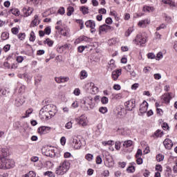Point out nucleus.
<instances>
[{
    "label": "nucleus",
    "instance_id": "55",
    "mask_svg": "<svg viewBox=\"0 0 177 177\" xmlns=\"http://www.w3.org/2000/svg\"><path fill=\"white\" fill-rule=\"evenodd\" d=\"M11 31L15 35H17L19 34V28H12Z\"/></svg>",
    "mask_w": 177,
    "mask_h": 177
},
{
    "label": "nucleus",
    "instance_id": "40",
    "mask_svg": "<svg viewBox=\"0 0 177 177\" xmlns=\"http://www.w3.org/2000/svg\"><path fill=\"white\" fill-rule=\"evenodd\" d=\"M164 135V133L161 131V130H157L156 133V138H162V136Z\"/></svg>",
    "mask_w": 177,
    "mask_h": 177
},
{
    "label": "nucleus",
    "instance_id": "8",
    "mask_svg": "<svg viewBox=\"0 0 177 177\" xmlns=\"http://www.w3.org/2000/svg\"><path fill=\"white\" fill-rule=\"evenodd\" d=\"M86 27L91 28V32L93 34V32H96V29H95V27H96V24H95V21L93 20H88L85 22Z\"/></svg>",
    "mask_w": 177,
    "mask_h": 177
},
{
    "label": "nucleus",
    "instance_id": "10",
    "mask_svg": "<svg viewBox=\"0 0 177 177\" xmlns=\"http://www.w3.org/2000/svg\"><path fill=\"white\" fill-rule=\"evenodd\" d=\"M26 100H24V97L20 96L15 100V104L17 107H20V106H23V104H24Z\"/></svg>",
    "mask_w": 177,
    "mask_h": 177
},
{
    "label": "nucleus",
    "instance_id": "33",
    "mask_svg": "<svg viewBox=\"0 0 177 177\" xmlns=\"http://www.w3.org/2000/svg\"><path fill=\"white\" fill-rule=\"evenodd\" d=\"M44 176H49V177H55L56 176L55 175V173L50 171H47L46 172L44 173Z\"/></svg>",
    "mask_w": 177,
    "mask_h": 177
},
{
    "label": "nucleus",
    "instance_id": "20",
    "mask_svg": "<svg viewBox=\"0 0 177 177\" xmlns=\"http://www.w3.org/2000/svg\"><path fill=\"white\" fill-rule=\"evenodd\" d=\"M90 86H91V91H92L93 94L97 93L99 92V88L97 86H95V84L93 82L90 83Z\"/></svg>",
    "mask_w": 177,
    "mask_h": 177
},
{
    "label": "nucleus",
    "instance_id": "32",
    "mask_svg": "<svg viewBox=\"0 0 177 177\" xmlns=\"http://www.w3.org/2000/svg\"><path fill=\"white\" fill-rule=\"evenodd\" d=\"M29 41H30V42H34V41H35V33L32 30L30 33Z\"/></svg>",
    "mask_w": 177,
    "mask_h": 177
},
{
    "label": "nucleus",
    "instance_id": "23",
    "mask_svg": "<svg viewBox=\"0 0 177 177\" xmlns=\"http://www.w3.org/2000/svg\"><path fill=\"white\" fill-rule=\"evenodd\" d=\"M88 37L86 36H80L75 41V44H80V42H82V41H86Z\"/></svg>",
    "mask_w": 177,
    "mask_h": 177
},
{
    "label": "nucleus",
    "instance_id": "36",
    "mask_svg": "<svg viewBox=\"0 0 177 177\" xmlns=\"http://www.w3.org/2000/svg\"><path fill=\"white\" fill-rule=\"evenodd\" d=\"M156 160L158 161V162H160V161H164V155L159 153L156 156Z\"/></svg>",
    "mask_w": 177,
    "mask_h": 177
},
{
    "label": "nucleus",
    "instance_id": "11",
    "mask_svg": "<svg viewBox=\"0 0 177 177\" xmlns=\"http://www.w3.org/2000/svg\"><path fill=\"white\" fill-rule=\"evenodd\" d=\"M163 145L167 150H171V149H172V146H174L172 140H169V138H166L163 142Z\"/></svg>",
    "mask_w": 177,
    "mask_h": 177
},
{
    "label": "nucleus",
    "instance_id": "50",
    "mask_svg": "<svg viewBox=\"0 0 177 177\" xmlns=\"http://www.w3.org/2000/svg\"><path fill=\"white\" fill-rule=\"evenodd\" d=\"M142 155L143 152H142V149H138L136 154V158L142 157Z\"/></svg>",
    "mask_w": 177,
    "mask_h": 177
},
{
    "label": "nucleus",
    "instance_id": "64",
    "mask_svg": "<svg viewBox=\"0 0 177 177\" xmlns=\"http://www.w3.org/2000/svg\"><path fill=\"white\" fill-rule=\"evenodd\" d=\"M138 88H139V84H138V83L133 84L131 86V89H133L134 91H136L138 89Z\"/></svg>",
    "mask_w": 177,
    "mask_h": 177
},
{
    "label": "nucleus",
    "instance_id": "61",
    "mask_svg": "<svg viewBox=\"0 0 177 177\" xmlns=\"http://www.w3.org/2000/svg\"><path fill=\"white\" fill-rule=\"evenodd\" d=\"M17 63H22L23 60H24V57H21V56H18L17 57Z\"/></svg>",
    "mask_w": 177,
    "mask_h": 177
},
{
    "label": "nucleus",
    "instance_id": "29",
    "mask_svg": "<svg viewBox=\"0 0 177 177\" xmlns=\"http://www.w3.org/2000/svg\"><path fill=\"white\" fill-rule=\"evenodd\" d=\"M142 10L143 12H153L154 10V7L144 6Z\"/></svg>",
    "mask_w": 177,
    "mask_h": 177
},
{
    "label": "nucleus",
    "instance_id": "26",
    "mask_svg": "<svg viewBox=\"0 0 177 177\" xmlns=\"http://www.w3.org/2000/svg\"><path fill=\"white\" fill-rule=\"evenodd\" d=\"M88 77V73L86 71H82L80 72V80H85Z\"/></svg>",
    "mask_w": 177,
    "mask_h": 177
},
{
    "label": "nucleus",
    "instance_id": "19",
    "mask_svg": "<svg viewBox=\"0 0 177 177\" xmlns=\"http://www.w3.org/2000/svg\"><path fill=\"white\" fill-rule=\"evenodd\" d=\"M133 145V142L131 140H128L124 141L123 147H125V148L131 147Z\"/></svg>",
    "mask_w": 177,
    "mask_h": 177
},
{
    "label": "nucleus",
    "instance_id": "22",
    "mask_svg": "<svg viewBox=\"0 0 177 177\" xmlns=\"http://www.w3.org/2000/svg\"><path fill=\"white\" fill-rule=\"evenodd\" d=\"M162 2L166 5H169L170 8H175V2L171 0H162Z\"/></svg>",
    "mask_w": 177,
    "mask_h": 177
},
{
    "label": "nucleus",
    "instance_id": "53",
    "mask_svg": "<svg viewBox=\"0 0 177 177\" xmlns=\"http://www.w3.org/2000/svg\"><path fill=\"white\" fill-rule=\"evenodd\" d=\"M138 165L143 164V159L141 157L136 158Z\"/></svg>",
    "mask_w": 177,
    "mask_h": 177
},
{
    "label": "nucleus",
    "instance_id": "49",
    "mask_svg": "<svg viewBox=\"0 0 177 177\" xmlns=\"http://www.w3.org/2000/svg\"><path fill=\"white\" fill-rule=\"evenodd\" d=\"M76 23H77L78 24H80V30H82L84 28V21H82V19H77L76 21Z\"/></svg>",
    "mask_w": 177,
    "mask_h": 177
},
{
    "label": "nucleus",
    "instance_id": "37",
    "mask_svg": "<svg viewBox=\"0 0 177 177\" xmlns=\"http://www.w3.org/2000/svg\"><path fill=\"white\" fill-rule=\"evenodd\" d=\"M19 39H20V41H24V39H26V33H23V32H20L18 35H17Z\"/></svg>",
    "mask_w": 177,
    "mask_h": 177
},
{
    "label": "nucleus",
    "instance_id": "51",
    "mask_svg": "<svg viewBox=\"0 0 177 177\" xmlns=\"http://www.w3.org/2000/svg\"><path fill=\"white\" fill-rule=\"evenodd\" d=\"M73 94L75 96H80V95H81V90H80V88H75Z\"/></svg>",
    "mask_w": 177,
    "mask_h": 177
},
{
    "label": "nucleus",
    "instance_id": "5",
    "mask_svg": "<svg viewBox=\"0 0 177 177\" xmlns=\"http://www.w3.org/2000/svg\"><path fill=\"white\" fill-rule=\"evenodd\" d=\"M124 106L127 111H132L135 107H136V100H135V99H131L126 102Z\"/></svg>",
    "mask_w": 177,
    "mask_h": 177
},
{
    "label": "nucleus",
    "instance_id": "1",
    "mask_svg": "<svg viewBox=\"0 0 177 177\" xmlns=\"http://www.w3.org/2000/svg\"><path fill=\"white\" fill-rule=\"evenodd\" d=\"M70 162L67 160H64L55 169V174L56 175H64L67 174L68 169H70Z\"/></svg>",
    "mask_w": 177,
    "mask_h": 177
},
{
    "label": "nucleus",
    "instance_id": "12",
    "mask_svg": "<svg viewBox=\"0 0 177 177\" xmlns=\"http://www.w3.org/2000/svg\"><path fill=\"white\" fill-rule=\"evenodd\" d=\"M148 107L149 104L147 103V102L144 101L140 106V112L141 113V114H145V113L147 111Z\"/></svg>",
    "mask_w": 177,
    "mask_h": 177
},
{
    "label": "nucleus",
    "instance_id": "54",
    "mask_svg": "<svg viewBox=\"0 0 177 177\" xmlns=\"http://www.w3.org/2000/svg\"><path fill=\"white\" fill-rule=\"evenodd\" d=\"M48 116L50 117V119L52 118V117H55L56 115V112L53 111H48Z\"/></svg>",
    "mask_w": 177,
    "mask_h": 177
},
{
    "label": "nucleus",
    "instance_id": "15",
    "mask_svg": "<svg viewBox=\"0 0 177 177\" xmlns=\"http://www.w3.org/2000/svg\"><path fill=\"white\" fill-rule=\"evenodd\" d=\"M50 128L45 126H42L38 129L39 133L41 135H45V133H48V131H50Z\"/></svg>",
    "mask_w": 177,
    "mask_h": 177
},
{
    "label": "nucleus",
    "instance_id": "2",
    "mask_svg": "<svg viewBox=\"0 0 177 177\" xmlns=\"http://www.w3.org/2000/svg\"><path fill=\"white\" fill-rule=\"evenodd\" d=\"M15 167V160L6 157L0 158V169H10Z\"/></svg>",
    "mask_w": 177,
    "mask_h": 177
},
{
    "label": "nucleus",
    "instance_id": "47",
    "mask_svg": "<svg viewBox=\"0 0 177 177\" xmlns=\"http://www.w3.org/2000/svg\"><path fill=\"white\" fill-rule=\"evenodd\" d=\"M115 149L117 150H120L121 149V142L120 141H116L115 142Z\"/></svg>",
    "mask_w": 177,
    "mask_h": 177
},
{
    "label": "nucleus",
    "instance_id": "38",
    "mask_svg": "<svg viewBox=\"0 0 177 177\" xmlns=\"http://www.w3.org/2000/svg\"><path fill=\"white\" fill-rule=\"evenodd\" d=\"M162 57H164V55H162V52H159L156 55V60H161Z\"/></svg>",
    "mask_w": 177,
    "mask_h": 177
},
{
    "label": "nucleus",
    "instance_id": "7",
    "mask_svg": "<svg viewBox=\"0 0 177 177\" xmlns=\"http://www.w3.org/2000/svg\"><path fill=\"white\" fill-rule=\"evenodd\" d=\"M75 121L79 125H82V127H86V125H88V118L84 115H81L80 118H76Z\"/></svg>",
    "mask_w": 177,
    "mask_h": 177
},
{
    "label": "nucleus",
    "instance_id": "27",
    "mask_svg": "<svg viewBox=\"0 0 177 177\" xmlns=\"http://www.w3.org/2000/svg\"><path fill=\"white\" fill-rule=\"evenodd\" d=\"M47 156L51 158L56 157V152H55V149H51L49 150Z\"/></svg>",
    "mask_w": 177,
    "mask_h": 177
},
{
    "label": "nucleus",
    "instance_id": "14",
    "mask_svg": "<svg viewBox=\"0 0 177 177\" xmlns=\"http://www.w3.org/2000/svg\"><path fill=\"white\" fill-rule=\"evenodd\" d=\"M161 98L163 100V103H169L171 99V93L163 95Z\"/></svg>",
    "mask_w": 177,
    "mask_h": 177
},
{
    "label": "nucleus",
    "instance_id": "30",
    "mask_svg": "<svg viewBox=\"0 0 177 177\" xmlns=\"http://www.w3.org/2000/svg\"><path fill=\"white\" fill-rule=\"evenodd\" d=\"M80 11L82 12L83 15H88L89 13V9L85 6L80 7Z\"/></svg>",
    "mask_w": 177,
    "mask_h": 177
},
{
    "label": "nucleus",
    "instance_id": "13",
    "mask_svg": "<svg viewBox=\"0 0 177 177\" xmlns=\"http://www.w3.org/2000/svg\"><path fill=\"white\" fill-rule=\"evenodd\" d=\"M148 24H150V20L147 19L140 21L138 24V26L142 28H145V27H147Z\"/></svg>",
    "mask_w": 177,
    "mask_h": 177
},
{
    "label": "nucleus",
    "instance_id": "45",
    "mask_svg": "<svg viewBox=\"0 0 177 177\" xmlns=\"http://www.w3.org/2000/svg\"><path fill=\"white\" fill-rule=\"evenodd\" d=\"M65 128H66V129H71V128H73V122H71V121L68 122L65 124Z\"/></svg>",
    "mask_w": 177,
    "mask_h": 177
},
{
    "label": "nucleus",
    "instance_id": "58",
    "mask_svg": "<svg viewBox=\"0 0 177 177\" xmlns=\"http://www.w3.org/2000/svg\"><path fill=\"white\" fill-rule=\"evenodd\" d=\"M44 33L46 34V35H49L50 34V27L48 26L44 29Z\"/></svg>",
    "mask_w": 177,
    "mask_h": 177
},
{
    "label": "nucleus",
    "instance_id": "24",
    "mask_svg": "<svg viewBox=\"0 0 177 177\" xmlns=\"http://www.w3.org/2000/svg\"><path fill=\"white\" fill-rule=\"evenodd\" d=\"M8 156V151L6 149H0V158H2V157H7Z\"/></svg>",
    "mask_w": 177,
    "mask_h": 177
},
{
    "label": "nucleus",
    "instance_id": "56",
    "mask_svg": "<svg viewBox=\"0 0 177 177\" xmlns=\"http://www.w3.org/2000/svg\"><path fill=\"white\" fill-rule=\"evenodd\" d=\"M147 57L148 59H156V55H154V53H149L147 54Z\"/></svg>",
    "mask_w": 177,
    "mask_h": 177
},
{
    "label": "nucleus",
    "instance_id": "48",
    "mask_svg": "<svg viewBox=\"0 0 177 177\" xmlns=\"http://www.w3.org/2000/svg\"><path fill=\"white\" fill-rule=\"evenodd\" d=\"M70 78L68 77H61V84L68 82Z\"/></svg>",
    "mask_w": 177,
    "mask_h": 177
},
{
    "label": "nucleus",
    "instance_id": "46",
    "mask_svg": "<svg viewBox=\"0 0 177 177\" xmlns=\"http://www.w3.org/2000/svg\"><path fill=\"white\" fill-rule=\"evenodd\" d=\"M37 176V174L35 172L30 171L28 174L26 175V177H35Z\"/></svg>",
    "mask_w": 177,
    "mask_h": 177
},
{
    "label": "nucleus",
    "instance_id": "28",
    "mask_svg": "<svg viewBox=\"0 0 177 177\" xmlns=\"http://www.w3.org/2000/svg\"><path fill=\"white\" fill-rule=\"evenodd\" d=\"M158 107H160V104H156V113L159 115H162V114H164V111H162V109H160Z\"/></svg>",
    "mask_w": 177,
    "mask_h": 177
},
{
    "label": "nucleus",
    "instance_id": "17",
    "mask_svg": "<svg viewBox=\"0 0 177 177\" xmlns=\"http://www.w3.org/2000/svg\"><path fill=\"white\" fill-rule=\"evenodd\" d=\"M17 88L19 93H24V92H26V86L24 84L18 83Z\"/></svg>",
    "mask_w": 177,
    "mask_h": 177
},
{
    "label": "nucleus",
    "instance_id": "4",
    "mask_svg": "<svg viewBox=\"0 0 177 177\" xmlns=\"http://www.w3.org/2000/svg\"><path fill=\"white\" fill-rule=\"evenodd\" d=\"M48 107H49V105L44 106L39 111V118H41V120H50V117H49V112H48V110H46Z\"/></svg>",
    "mask_w": 177,
    "mask_h": 177
},
{
    "label": "nucleus",
    "instance_id": "41",
    "mask_svg": "<svg viewBox=\"0 0 177 177\" xmlns=\"http://www.w3.org/2000/svg\"><path fill=\"white\" fill-rule=\"evenodd\" d=\"M113 143H114V141H113V140H108V141H103L102 142V145H104V146H110V145H113Z\"/></svg>",
    "mask_w": 177,
    "mask_h": 177
},
{
    "label": "nucleus",
    "instance_id": "44",
    "mask_svg": "<svg viewBox=\"0 0 177 177\" xmlns=\"http://www.w3.org/2000/svg\"><path fill=\"white\" fill-rule=\"evenodd\" d=\"M85 158L88 161H92V160H93V155H92L91 153H88L86 155Z\"/></svg>",
    "mask_w": 177,
    "mask_h": 177
},
{
    "label": "nucleus",
    "instance_id": "31",
    "mask_svg": "<svg viewBox=\"0 0 177 177\" xmlns=\"http://www.w3.org/2000/svg\"><path fill=\"white\" fill-rule=\"evenodd\" d=\"M67 10V16H71V15H73V12H74V8L72 6H68Z\"/></svg>",
    "mask_w": 177,
    "mask_h": 177
},
{
    "label": "nucleus",
    "instance_id": "6",
    "mask_svg": "<svg viewBox=\"0 0 177 177\" xmlns=\"http://www.w3.org/2000/svg\"><path fill=\"white\" fill-rule=\"evenodd\" d=\"M114 30V28L112 26H110L107 24H103L100 26L99 28V34H102L103 32L107 33L110 32V31H113Z\"/></svg>",
    "mask_w": 177,
    "mask_h": 177
},
{
    "label": "nucleus",
    "instance_id": "16",
    "mask_svg": "<svg viewBox=\"0 0 177 177\" xmlns=\"http://www.w3.org/2000/svg\"><path fill=\"white\" fill-rule=\"evenodd\" d=\"M121 74V69H118L115 71L112 72V78L113 81H117L118 80V77H120V75Z\"/></svg>",
    "mask_w": 177,
    "mask_h": 177
},
{
    "label": "nucleus",
    "instance_id": "39",
    "mask_svg": "<svg viewBox=\"0 0 177 177\" xmlns=\"http://www.w3.org/2000/svg\"><path fill=\"white\" fill-rule=\"evenodd\" d=\"M100 113H102V114H106L107 113V107L102 106L99 109Z\"/></svg>",
    "mask_w": 177,
    "mask_h": 177
},
{
    "label": "nucleus",
    "instance_id": "3",
    "mask_svg": "<svg viewBox=\"0 0 177 177\" xmlns=\"http://www.w3.org/2000/svg\"><path fill=\"white\" fill-rule=\"evenodd\" d=\"M146 41H147L146 35L139 34V35H137L133 42L136 44V45H145V44H146Z\"/></svg>",
    "mask_w": 177,
    "mask_h": 177
},
{
    "label": "nucleus",
    "instance_id": "34",
    "mask_svg": "<svg viewBox=\"0 0 177 177\" xmlns=\"http://www.w3.org/2000/svg\"><path fill=\"white\" fill-rule=\"evenodd\" d=\"M38 19V16L37 15H35V19L32 21L30 24V27H36L37 24V20Z\"/></svg>",
    "mask_w": 177,
    "mask_h": 177
},
{
    "label": "nucleus",
    "instance_id": "63",
    "mask_svg": "<svg viewBox=\"0 0 177 177\" xmlns=\"http://www.w3.org/2000/svg\"><path fill=\"white\" fill-rule=\"evenodd\" d=\"M132 34V29L131 28H129L128 30L125 32V37H129Z\"/></svg>",
    "mask_w": 177,
    "mask_h": 177
},
{
    "label": "nucleus",
    "instance_id": "62",
    "mask_svg": "<svg viewBox=\"0 0 177 177\" xmlns=\"http://www.w3.org/2000/svg\"><path fill=\"white\" fill-rule=\"evenodd\" d=\"M60 143L62 146H64V145H66V137L63 136L61 138Z\"/></svg>",
    "mask_w": 177,
    "mask_h": 177
},
{
    "label": "nucleus",
    "instance_id": "9",
    "mask_svg": "<svg viewBox=\"0 0 177 177\" xmlns=\"http://www.w3.org/2000/svg\"><path fill=\"white\" fill-rule=\"evenodd\" d=\"M71 145L75 147L77 150L81 149V146H82V143L81 142V140L78 139L77 138H72L71 140Z\"/></svg>",
    "mask_w": 177,
    "mask_h": 177
},
{
    "label": "nucleus",
    "instance_id": "60",
    "mask_svg": "<svg viewBox=\"0 0 177 177\" xmlns=\"http://www.w3.org/2000/svg\"><path fill=\"white\" fill-rule=\"evenodd\" d=\"M102 157L100 156H98L96 157V164H102Z\"/></svg>",
    "mask_w": 177,
    "mask_h": 177
},
{
    "label": "nucleus",
    "instance_id": "21",
    "mask_svg": "<svg viewBox=\"0 0 177 177\" xmlns=\"http://www.w3.org/2000/svg\"><path fill=\"white\" fill-rule=\"evenodd\" d=\"M44 45H48V46L52 47L53 46V44H55V41H53V40L50 39V38H47L44 41Z\"/></svg>",
    "mask_w": 177,
    "mask_h": 177
},
{
    "label": "nucleus",
    "instance_id": "25",
    "mask_svg": "<svg viewBox=\"0 0 177 177\" xmlns=\"http://www.w3.org/2000/svg\"><path fill=\"white\" fill-rule=\"evenodd\" d=\"M10 12L12 13V15H14L15 16H19L20 15V10L17 8H12L10 10Z\"/></svg>",
    "mask_w": 177,
    "mask_h": 177
},
{
    "label": "nucleus",
    "instance_id": "42",
    "mask_svg": "<svg viewBox=\"0 0 177 177\" xmlns=\"http://www.w3.org/2000/svg\"><path fill=\"white\" fill-rule=\"evenodd\" d=\"M127 171L129 174H133V172H135V167L130 166L127 169Z\"/></svg>",
    "mask_w": 177,
    "mask_h": 177
},
{
    "label": "nucleus",
    "instance_id": "43",
    "mask_svg": "<svg viewBox=\"0 0 177 177\" xmlns=\"http://www.w3.org/2000/svg\"><path fill=\"white\" fill-rule=\"evenodd\" d=\"M101 102L102 104H107L109 103V98L107 97H102Z\"/></svg>",
    "mask_w": 177,
    "mask_h": 177
},
{
    "label": "nucleus",
    "instance_id": "57",
    "mask_svg": "<svg viewBox=\"0 0 177 177\" xmlns=\"http://www.w3.org/2000/svg\"><path fill=\"white\" fill-rule=\"evenodd\" d=\"M156 171H159V172H162V166H161V165H156Z\"/></svg>",
    "mask_w": 177,
    "mask_h": 177
},
{
    "label": "nucleus",
    "instance_id": "59",
    "mask_svg": "<svg viewBox=\"0 0 177 177\" xmlns=\"http://www.w3.org/2000/svg\"><path fill=\"white\" fill-rule=\"evenodd\" d=\"M105 23L106 24H113V19H111V17H108L106 19Z\"/></svg>",
    "mask_w": 177,
    "mask_h": 177
},
{
    "label": "nucleus",
    "instance_id": "35",
    "mask_svg": "<svg viewBox=\"0 0 177 177\" xmlns=\"http://www.w3.org/2000/svg\"><path fill=\"white\" fill-rule=\"evenodd\" d=\"M1 38L3 41H6V39H9V33H8L7 32H2Z\"/></svg>",
    "mask_w": 177,
    "mask_h": 177
},
{
    "label": "nucleus",
    "instance_id": "18",
    "mask_svg": "<svg viewBox=\"0 0 177 177\" xmlns=\"http://www.w3.org/2000/svg\"><path fill=\"white\" fill-rule=\"evenodd\" d=\"M23 12L26 17H28L32 13V8H23Z\"/></svg>",
    "mask_w": 177,
    "mask_h": 177
},
{
    "label": "nucleus",
    "instance_id": "52",
    "mask_svg": "<svg viewBox=\"0 0 177 177\" xmlns=\"http://www.w3.org/2000/svg\"><path fill=\"white\" fill-rule=\"evenodd\" d=\"M85 48H86V46H79L77 48V52H79L80 53H82V52L85 50Z\"/></svg>",
    "mask_w": 177,
    "mask_h": 177
}]
</instances>
